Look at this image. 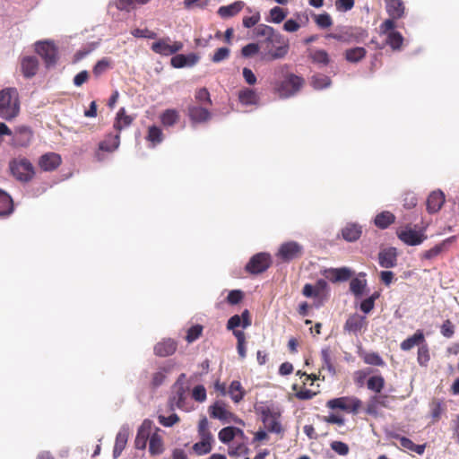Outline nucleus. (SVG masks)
<instances>
[{"label": "nucleus", "mask_w": 459, "mask_h": 459, "mask_svg": "<svg viewBox=\"0 0 459 459\" xmlns=\"http://www.w3.org/2000/svg\"><path fill=\"white\" fill-rule=\"evenodd\" d=\"M263 43L266 45L265 52L263 55V59L265 61L283 58L289 52L288 40L274 29L273 35L264 38Z\"/></svg>", "instance_id": "f257e3e1"}, {"label": "nucleus", "mask_w": 459, "mask_h": 459, "mask_svg": "<svg viewBox=\"0 0 459 459\" xmlns=\"http://www.w3.org/2000/svg\"><path fill=\"white\" fill-rule=\"evenodd\" d=\"M20 112V102L15 89L6 88L0 91V117L5 120H12Z\"/></svg>", "instance_id": "f03ea898"}, {"label": "nucleus", "mask_w": 459, "mask_h": 459, "mask_svg": "<svg viewBox=\"0 0 459 459\" xmlns=\"http://www.w3.org/2000/svg\"><path fill=\"white\" fill-rule=\"evenodd\" d=\"M9 169L12 176L22 183H28L34 178L36 171L29 159L18 156L9 161Z\"/></svg>", "instance_id": "7ed1b4c3"}, {"label": "nucleus", "mask_w": 459, "mask_h": 459, "mask_svg": "<svg viewBox=\"0 0 459 459\" xmlns=\"http://www.w3.org/2000/svg\"><path fill=\"white\" fill-rule=\"evenodd\" d=\"M304 79L294 74L288 73L284 79L274 82V91L281 99L295 95L304 85Z\"/></svg>", "instance_id": "20e7f679"}, {"label": "nucleus", "mask_w": 459, "mask_h": 459, "mask_svg": "<svg viewBox=\"0 0 459 459\" xmlns=\"http://www.w3.org/2000/svg\"><path fill=\"white\" fill-rule=\"evenodd\" d=\"M398 238L408 246H418L427 239L424 229L416 230L410 224L396 230Z\"/></svg>", "instance_id": "39448f33"}, {"label": "nucleus", "mask_w": 459, "mask_h": 459, "mask_svg": "<svg viewBox=\"0 0 459 459\" xmlns=\"http://www.w3.org/2000/svg\"><path fill=\"white\" fill-rule=\"evenodd\" d=\"M362 405V402L355 396H342L333 398L326 403V406L331 410H342L346 412L358 413Z\"/></svg>", "instance_id": "423d86ee"}, {"label": "nucleus", "mask_w": 459, "mask_h": 459, "mask_svg": "<svg viewBox=\"0 0 459 459\" xmlns=\"http://www.w3.org/2000/svg\"><path fill=\"white\" fill-rule=\"evenodd\" d=\"M209 414L213 419H218L223 423H236L241 426H245L243 420L238 418L236 414L230 411L227 409L225 403L221 402H216L209 407Z\"/></svg>", "instance_id": "0eeeda50"}, {"label": "nucleus", "mask_w": 459, "mask_h": 459, "mask_svg": "<svg viewBox=\"0 0 459 459\" xmlns=\"http://www.w3.org/2000/svg\"><path fill=\"white\" fill-rule=\"evenodd\" d=\"M183 47L181 41H173L169 37H164L153 42L151 49L160 56H170L182 50Z\"/></svg>", "instance_id": "6e6552de"}, {"label": "nucleus", "mask_w": 459, "mask_h": 459, "mask_svg": "<svg viewBox=\"0 0 459 459\" xmlns=\"http://www.w3.org/2000/svg\"><path fill=\"white\" fill-rule=\"evenodd\" d=\"M272 264L271 255L267 253H258L253 255L245 266L250 274H259L265 272Z\"/></svg>", "instance_id": "1a4fd4ad"}, {"label": "nucleus", "mask_w": 459, "mask_h": 459, "mask_svg": "<svg viewBox=\"0 0 459 459\" xmlns=\"http://www.w3.org/2000/svg\"><path fill=\"white\" fill-rule=\"evenodd\" d=\"M33 138V131L28 126H19L14 128L9 144L14 148L28 147Z\"/></svg>", "instance_id": "9d476101"}, {"label": "nucleus", "mask_w": 459, "mask_h": 459, "mask_svg": "<svg viewBox=\"0 0 459 459\" xmlns=\"http://www.w3.org/2000/svg\"><path fill=\"white\" fill-rule=\"evenodd\" d=\"M36 52L42 57L46 66H54L57 62V48L49 41L37 42Z\"/></svg>", "instance_id": "9b49d317"}, {"label": "nucleus", "mask_w": 459, "mask_h": 459, "mask_svg": "<svg viewBox=\"0 0 459 459\" xmlns=\"http://www.w3.org/2000/svg\"><path fill=\"white\" fill-rule=\"evenodd\" d=\"M368 326V320L365 316L358 313L350 315L343 325V331L349 333L358 335L363 330L365 331Z\"/></svg>", "instance_id": "f8f14e48"}, {"label": "nucleus", "mask_w": 459, "mask_h": 459, "mask_svg": "<svg viewBox=\"0 0 459 459\" xmlns=\"http://www.w3.org/2000/svg\"><path fill=\"white\" fill-rule=\"evenodd\" d=\"M303 247L299 243L295 241H290L283 243L277 255L285 262L291 261L293 259H297L302 255Z\"/></svg>", "instance_id": "ddd939ff"}, {"label": "nucleus", "mask_w": 459, "mask_h": 459, "mask_svg": "<svg viewBox=\"0 0 459 459\" xmlns=\"http://www.w3.org/2000/svg\"><path fill=\"white\" fill-rule=\"evenodd\" d=\"M61 163L62 158L56 152H47L41 155L38 161L40 169L46 172L56 170Z\"/></svg>", "instance_id": "4468645a"}, {"label": "nucleus", "mask_w": 459, "mask_h": 459, "mask_svg": "<svg viewBox=\"0 0 459 459\" xmlns=\"http://www.w3.org/2000/svg\"><path fill=\"white\" fill-rule=\"evenodd\" d=\"M262 420L269 432L277 434L283 432L282 426L279 421V415L271 411L270 409L263 410Z\"/></svg>", "instance_id": "2eb2a0df"}, {"label": "nucleus", "mask_w": 459, "mask_h": 459, "mask_svg": "<svg viewBox=\"0 0 459 459\" xmlns=\"http://www.w3.org/2000/svg\"><path fill=\"white\" fill-rule=\"evenodd\" d=\"M20 65L22 74L27 79L34 77L37 74L39 66L38 58L33 56L22 57Z\"/></svg>", "instance_id": "dca6fc26"}, {"label": "nucleus", "mask_w": 459, "mask_h": 459, "mask_svg": "<svg viewBox=\"0 0 459 459\" xmlns=\"http://www.w3.org/2000/svg\"><path fill=\"white\" fill-rule=\"evenodd\" d=\"M353 274L348 267L330 268L325 271V276L332 282L346 281Z\"/></svg>", "instance_id": "f3484780"}, {"label": "nucleus", "mask_w": 459, "mask_h": 459, "mask_svg": "<svg viewBox=\"0 0 459 459\" xmlns=\"http://www.w3.org/2000/svg\"><path fill=\"white\" fill-rule=\"evenodd\" d=\"M446 201L445 195L441 190H435L431 192L427 198V211L429 213L437 212Z\"/></svg>", "instance_id": "a211bd4d"}, {"label": "nucleus", "mask_w": 459, "mask_h": 459, "mask_svg": "<svg viewBox=\"0 0 459 459\" xmlns=\"http://www.w3.org/2000/svg\"><path fill=\"white\" fill-rule=\"evenodd\" d=\"M378 264L383 268H393L397 264V251L395 247H388L378 254Z\"/></svg>", "instance_id": "6ab92c4d"}, {"label": "nucleus", "mask_w": 459, "mask_h": 459, "mask_svg": "<svg viewBox=\"0 0 459 459\" xmlns=\"http://www.w3.org/2000/svg\"><path fill=\"white\" fill-rule=\"evenodd\" d=\"M362 234V226L359 223L348 222L342 230V238L348 242L357 241Z\"/></svg>", "instance_id": "aec40b11"}, {"label": "nucleus", "mask_w": 459, "mask_h": 459, "mask_svg": "<svg viewBox=\"0 0 459 459\" xmlns=\"http://www.w3.org/2000/svg\"><path fill=\"white\" fill-rule=\"evenodd\" d=\"M152 422L145 420L137 431V435L134 440L135 447L137 449H144L147 444V440L151 434Z\"/></svg>", "instance_id": "412c9836"}, {"label": "nucleus", "mask_w": 459, "mask_h": 459, "mask_svg": "<svg viewBox=\"0 0 459 459\" xmlns=\"http://www.w3.org/2000/svg\"><path fill=\"white\" fill-rule=\"evenodd\" d=\"M177 350V342L172 339L163 340L154 346V353L160 357L172 355Z\"/></svg>", "instance_id": "4be33fe9"}, {"label": "nucleus", "mask_w": 459, "mask_h": 459, "mask_svg": "<svg viewBox=\"0 0 459 459\" xmlns=\"http://www.w3.org/2000/svg\"><path fill=\"white\" fill-rule=\"evenodd\" d=\"M133 121L134 117L126 115L125 108H121L116 115L113 128L120 134V132L130 126Z\"/></svg>", "instance_id": "5701e85b"}, {"label": "nucleus", "mask_w": 459, "mask_h": 459, "mask_svg": "<svg viewBox=\"0 0 459 459\" xmlns=\"http://www.w3.org/2000/svg\"><path fill=\"white\" fill-rule=\"evenodd\" d=\"M188 116L193 122L204 123L211 118L210 111L200 106H191L188 108Z\"/></svg>", "instance_id": "b1692460"}, {"label": "nucleus", "mask_w": 459, "mask_h": 459, "mask_svg": "<svg viewBox=\"0 0 459 459\" xmlns=\"http://www.w3.org/2000/svg\"><path fill=\"white\" fill-rule=\"evenodd\" d=\"M119 144L120 134L118 133L116 134H108L105 136L104 140L99 143V150L112 152L119 147Z\"/></svg>", "instance_id": "393cba45"}, {"label": "nucleus", "mask_w": 459, "mask_h": 459, "mask_svg": "<svg viewBox=\"0 0 459 459\" xmlns=\"http://www.w3.org/2000/svg\"><path fill=\"white\" fill-rule=\"evenodd\" d=\"M186 390L184 385H180L178 387H174L172 395L169 398L171 408L177 407L184 409L186 406Z\"/></svg>", "instance_id": "a878e982"}, {"label": "nucleus", "mask_w": 459, "mask_h": 459, "mask_svg": "<svg viewBox=\"0 0 459 459\" xmlns=\"http://www.w3.org/2000/svg\"><path fill=\"white\" fill-rule=\"evenodd\" d=\"M425 342H426L423 332L421 330H417L411 336L408 337L401 342L400 348L403 351H407L411 350L414 346H421Z\"/></svg>", "instance_id": "bb28decb"}, {"label": "nucleus", "mask_w": 459, "mask_h": 459, "mask_svg": "<svg viewBox=\"0 0 459 459\" xmlns=\"http://www.w3.org/2000/svg\"><path fill=\"white\" fill-rule=\"evenodd\" d=\"M393 438L399 440L400 446L408 451L414 452L420 455H423L425 452L426 445H416L410 438L402 437L399 434H394L392 436Z\"/></svg>", "instance_id": "cd10ccee"}, {"label": "nucleus", "mask_w": 459, "mask_h": 459, "mask_svg": "<svg viewBox=\"0 0 459 459\" xmlns=\"http://www.w3.org/2000/svg\"><path fill=\"white\" fill-rule=\"evenodd\" d=\"M245 6L243 1H236L229 5H222L218 9V14L223 18H230L237 15Z\"/></svg>", "instance_id": "c85d7f7f"}, {"label": "nucleus", "mask_w": 459, "mask_h": 459, "mask_svg": "<svg viewBox=\"0 0 459 459\" xmlns=\"http://www.w3.org/2000/svg\"><path fill=\"white\" fill-rule=\"evenodd\" d=\"M385 8L388 15L393 19H399L404 13V6L402 0H385Z\"/></svg>", "instance_id": "c756f323"}, {"label": "nucleus", "mask_w": 459, "mask_h": 459, "mask_svg": "<svg viewBox=\"0 0 459 459\" xmlns=\"http://www.w3.org/2000/svg\"><path fill=\"white\" fill-rule=\"evenodd\" d=\"M446 410V405L442 400L437 398L433 399L429 403V415L432 422H437Z\"/></svg>", "instance_id": "7c9ffc66"}, {"label": "nucleus", "mask_w": 459, "mask_h": 459, "mask_svg": "<svg viewBox=\"0 0 459 459\" xmlns=\"http://www.w3.org/2000/svg\"><path fill=\"white\" fill-rule=\"evenodd\" d=\"M13 212V202L12 197L0 189V216H9Z\"/></svg>", "instance_id": "2f4dec72"}, {"label": "nucleus", "mask_w": 459, "mask_h": 459, "mask_svg": "<svg viewBox=\"0 0 459 459\" xmlns=\"http://www.w3.org/2000/svg\"><path fill=\"white\" fill-rule=\"evenodd\" d=\"M394 221L395 216L392 212L385 211L375 217L374 222L377 228L385 230L393 224Z\"/></svg>", "instance_id": "473e14b6"}, {"label": "nucleus", "mask_w": 459, "mask_h": 459, "mask_svg": "<svg viewBox=\"0 0 459 459\" xmlns=\"http://www.w3.org/2000/svg\"><path fill=\"white\" fill-rule=\"evenodd\" d=\"M451 242V238H446L443 240L441 243L436 245L432 248L426 250L422 253L421 257L426 260H431L440 255L443 251H445Z\"/></svg>", "instance_id": "72a5a7b5"}, {"label": "nucleus", "mask_w": 459, "mask_h": 459, "mask_svg": "<svg viewBox=\"0 0 459 459\" xmlns=\"http://www.w3.org/2000/svg\"><path fill=\"white\" fill-rule=\"evenodd\" d=\"M150 0H116V6L120 11L130 12L147 4Z\"/></svg>", "instance_id": "f704fd0d"}, {"label": "nucleus", "mask_w": 459, "mask_h": 459, "mask_svg": "<svg viewBox=\"0 0 459 459\" xmlns=\"http://www.w3.org/2000/svg\"><path fill=\"white\" fill-rule=\"evenodd\" d=\"M228 393L232 401L236 403H239L245 395V390L243 389L241 383L237 380L230 383Z\"/></svg>", "instance_id": "c9c22d12"}, {"label": "nucleus", "mask_w": 459, "mask_h": 459, "mask_svg": "<svg viewBox=\"0 0 459 459\" xmlns=\"http://www.w3.org/2000/svg\"><path fill=\"white\" fill-rule=\"evenodd\" d=\"M170 366H164L159 368L158 370L152 374L151 380L152 386L156 388L162 385L167 377V375L170 372Z\"/></svg>", "instance_id": "e433bc0d"}, {"label": "nucleus", "mask_w": 459, "mask_h": 459, "mask_svg": "<svg viewBox=\"0 0 459 459\" xmlns=\"http://www.w3.org/2000/svg\"><path fill=\"white\" fill-rule=\"evenodd\" d=\"M238 100L243 105H254L258 101L256 92L248 88H245L238 92Z\"/></svg>", "instance_id": "4c0bfd02"}, {"label": "nucleus", "mask_w": 459, "mask_h": 459, "mask_svg": "<svg viewBox=\"0 0 459 459\" xmlns=\"http://www.w3.org/2000/svg\"><path fill=\"white\" fill-rule=\"evenodd\" d=\"M308 57L312 63L320 65H327L330 63L329 55L324 49L311 50L308 54Z\"/></svg>", "instance_id": "58836bf2"}, {"label": "nucleus", "mask_w": 459, "mask_h": 459, "mask_svg": "<svg viewBox=\"0 0 459 459\" xmlns=\"http://www.w3.org/2000/svg\"><path fill=\"white\" fill-rule=\"evenodd\" d=\"M164 446L161 437L159 434H153L150 437L149 452L152 455L162 454Z\"/></svg>", "instance_id": "ea45409f"}, {"label": "nucleus", "mask_w": 459, "mask_h": 459, "mask_svg": "<svg viewBox=\"0 0 459 459\" xmlns=\"http://www.w3.org/2000/svg\"><path fill=\"white\" fill-rule=\"evenodd\" d=\"M128 439V435L126 432H118L116 437V442L113 449V457L114 459L118 458L123 450L125 449Z\"/></svg>", "instance_id": "a19ab883"}, {"label": "nucleus", "mask_w": 459, "mask_h": 459, "mask_svg": "<svg viewBox=\"0 0 459 459\" xmlns=\"http://www.w3.org/2000/svg\"><path fill=\"white\" fill-rule=\"evenodd\" d=\"M367 54V50L362 47H356L345 51V58L351 63H357L362 60Z\"/></svg>", "instance_id": "79ce46f5"}, {"label": "nucleus", "mask_w": 459, "mask_h": 459, "mask_svg": "<svg viewBox=\"0 0 459 459\" xmlns=\"http://www.w3.org/2000/svg\"><path fill=\"white\" fill-rule=\"evenodd\" d=\"M179 120V114L176 109L169 108L160 115V121L165 126H172Z\"/></svg>", "instance_id": "37998d69"}, {"label": "nucleus", "mask_w": 459, "mask_h": 459, "mask_svg": "<svg viewBox=\"0 0 459 459\" xmlns=\"http://www.w3.org/2000/svg\"><path fill=\"white\" fill-rule=\"evenodd\" d=\"M198 436L203 440H214L212 432L210 431L209 421L205 416H204L198 423Z\"/></svg>", "instance_id": "c03bdc74"}, {"label": "nucleus", "mask_w": 459, "mask_h": 459, "mask_svg": "<svg viewBox=\"0 0 459 459\" xmlns=\"http://www.w3.org/2000/svg\"><path fill=\"white\" fill-rule=\"evenodd\" d=\"M403 43V37L399 31H390L387 33L386 44L393 50H400Z\"/></svg>", "instance_id": "a18cd8bd"}, {"label": "nucleus", "mask_w": 459, "mask_h": 459, "mask_svg": "<svg viewBox=\"0 0 459 459\" xmlns=\"http://www.w3.org/2000/svg\"><path fill=\"white\" fill-rule=\"evenodd\" d=\"M214 440H203L200 439L193 446V450L197 455H204L209 454L212 450V443Z\"/></svg>", "instance_id": "49530a36"}, {"label": "nucleus", "mask_w": 459, "mask_h": 459, "mask_svg": "<svg viewBox=\"0 0 459 459\" xmlns=\"http://www.w3.org/2000/svg\"><path fill=\"white\" fill-rule=\"evenodd\" d=\"M366 286V280L353 278L350 282V290L355 297L359 298L362 296Z\"/></svg>", "instance_id": "de8ad7c7"}, {"label": "nucleus", "mask_w": 459, "mask_h": 459, "mask_svg": "<svg viewBox=\"0 0 459 459\" xmlns=\"http://www.w3.org/2000/svg\"><path fill=\"white\" fill-rule=\"evenodd\" d=\"M367 386L369 390L379 394L385 386V379L382 376H373L368 378Z\"/></svg>", "instance_id": "09e8293b"}, {"label": "nucleus", "mask_w": 459, "mask_h": 459, "mask_svg": "<svg viewBox=\"0 0 459 459\" xmlns=\"http://www.w3.org/2000/svg\"><path fill=\"white\" fill-rule=\"evenodd\" d=\"M146 139L151 142L152 145L160 143L163 140V134L161 129L156 126H150Z\"/></svg>", "instance_id": "8fccbe9b"}, {"label": "nucleus", "mask_w": 459, "mask_h": 459, "mask_svg": "<svg viewBox=\"0 0 459 459\" xmlns=\"http://www.w3.org/2000/svg\"><path fill=\"white\" fill-rule=\"evenodd\" d=\"M380 293L378 291H375L370 297L365 299L359 306L360 310L364 314L370 313L375 307V301L379 298Z\"/></svg>", "instance_id": "3c124183"}, {"label": "nucleus", "mask_w": 459, "mask_h": 459, "mask_svg": "<svg viewBox=\"0 0 459 459\" xmlns=\"http://www.w3.org/2000/svg\"><path fill=\"white\" fill-rule=\"evenodd\" d=\"M430 360L429 349L425 342L418 349L417 361L421 367H427Z\"/></svg>", "instance_id": "603ef678"}, {"label": "nucleus", "mask_w": 459, "mask_h": 459, "mask_svg": "<svg viewBox=\"0 0 459 459\" xmlns=\"http://www.w3.org/2000/svg\"><path fill=\"white\" fill-rule=\"evenodd\" d=\"M234 336L238 340V353L241 359H245L247 355L245 333L242 331H234Z\"/></svg>", "instance_id": "864d4df0"}, {"label": "nucleus", "mask_w": 459, "mask_h": 459, "mask_svg": "<svg viewBox=\"0 0 459 459\" xmlns=\"http://www.w3.org/2000/svg\"><path fill=\"white\" fill-rule=\"evenodd\" d=\"M235 427H225L218 433L219 440L223 444H229L235 437Z\"/></svg>", "instance_id": "5fc2aeb1"}, {"label": "nucleus", "mask_w": 459, "mask_h": 459, "mask_svg": "<svg viewBox=\"0 0 459 459\" xmlns=\"http://www.w3.org/2000/svg\"><path fill=\"white\" fill-rule=\"evenodd\" d=\"M228 454L230 457L245 455L246 459H248L247 455L249 454V448L244 443H240L236 446H230L228 449Z\"/></svg>", "instance_id": "6e6d98bb"}, {"label": "nucleus", "mask_w": 459, "mask_h": 459, "mask_svg": "<svg viewBox=\"0 0 459 459\" xmlns=\"http://www.w3.org/2000/svg\"><path fill=\"white\" fill-rule=\"evenodd\" d=\"M292 390L295 391V396L299 400L306 401L312 399L315 395H316V392H313L309 389H307L305 387H301L300 389H298V385L294 384L292 385Z\"/></svg>", "instance_id": "4d7b16f0"}, {"label": "nucleus", "mask_w": 459, "mask_h": 459, "mask_svg": "<svg viewBox=\"0 0 459 459\" xmlns=\"http://www.w3.org/2000/svg\"><path fill=\"white\" fill-rule=\"evenodd\" d=\"M286 17V13L284 10L279 6H275L270 10V18L267 19L268 22L280 23Z\"/></svg>", "instance_id": "13d9d810"}, {"label": "nucleus", "mask_w": 459, "mask_h": 459, "mask_svg": "<svg viewBox=\"0 0 459 459\" xmlns=\"http://www.w3.org/2000/svg\"><path fill=\"white\" fill-rule=\"evenodd\" d=\"M363 360L366 364L373 366H384L385 362L377 352H368L363 355Z\"/></svg>", "instance_id": "bf43d9fd"}, {"label": "nucleus", "mask_w": 459, "mask_h": 459, "mask_svg": "<svg viewBox=\"0 0 459 459\" xmlns=\"http://www.w3.org/2000/svg\"><path fill=\"white\" fill-rule=\"evenodd\" d=\"M315 22L321 29H326L333 25V20L328 13L316 14Z\"/></svg>", "instance_id": "052dcab7"}, {"label": "nucleus", "mask_w": 459, "mask_h": 459, "mask_svg": "<svg viewBox=\"0 0 459 459\" xmlns=\"http://www.w3.org/2000/svg\"><path fill=\"white\" fill-rule=\"evenodd\" d=\"M110 67V61L108 58H102L99 60L93 66L92 73L98 77L105 73Z\"/></svg>", "instance_id": "680f3d73"}, {"label": "nucleus", "mask_w": 459, "mask_h": 459, "mask_svg": "<svg viewBox=\"0 0 459 459\" xmlns=\"http://www.w3.org/2000/svg\"><path fill=\"white\" fill-rule=\"evenodd\" d=\"M202 332H203L202 325H193L187 330L186 340L188 342H193L201 336Z\"/></svg>", "instance_id": "e2e57ef3"}, {"label": "nucleus", "mask_w": 459, "mask_h": 459, "mask_svg": "<svg viewBox=\"0 0 459 459\" xmlns=\"http://www.w3.org/2000/svg\"><path fill=\"white\" fill-rule=\"evenodd\" d=\"M273 28L266 24H258L255 30L254 34L256 38H266L273 35Z\"/></svg>", "instance_id": "0e129e2a"}, {"label": "nucleus", "mask_w": 459, "mask_h": 459, "mask_svg": "<svg viewBox=\"0 0 459 459\" xmlns=\"http://www.w3.org/2000/svg\"><path fill=\"white\" fill-rule=\"evenodd\" d=\"M418 198L412 192H407L403 197V205L405 209H412L417 205Z\"/></svg>", "instance_id": "69168bd1"}, {"label": "nucleus", "mask_w": 459, "mask_h": 459, "mask_svg": "<svg viewBox=\"0 0 459 459\" xmlns=\"http://www.w3.org/2000/svg\"><path fill=\"white\" fill-rule=\"evenodd\" d=\"M329 77L325 75H315L312 77V84L316 89H324L330 84Z\"/></svg>", "instance_id": "338daca9"}, {"label": "nucleus", "mask_w": 459, "mask_h": 459, "mask_svg": "<svg viewBox=\"0 0 459 459\" xmlns=\"http://www.w3.org/2000/svg\"><path fill=\"white\" fill-rule=\"evenodd\" d=\"M440 333L444 337L451 338L455 333L454 324L449 319H446L440 326Z\"/></svg>", "instance_id": "774afa93"}]
</instances>
